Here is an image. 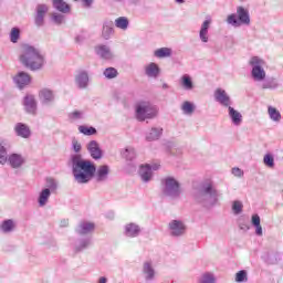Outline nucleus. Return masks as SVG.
<instances>
[{"label": "nucleus", "instance_id": "37998d69", "mask_svg": "<svg viewBox=\"0 0 283 283\" xmlns=\"http://www.w3.org/2000/svg\"><path fill=\"white\" fill-rule=\"evenodd\" d=\"M78 132H81V134H84V136H94V134H96V128L92 126H80Z\"/></svg>", "mask_w": 283, "mask_h": 283}, {"label": "nucleus", "instance_id": "20e7f679", "mask_svg": "<svg viewBox=\"0 0 283 283\" xmlns=\"http://www.w3.org/2000/svg\"><path fill=\"white\" fill-rule=\"evenodd\" d=\"M158 116V107L149 102H139L136 105V118L137 120H147L156 118Z\"/></svg>", "mask_w": 283, "mask_h": 283}, {"label": "nucleus", "instance_id": "052dcab7", "mask_svg": "<svg viewBox=\"0 0 283 283\" xmlns=\"http://www.w3.org/2000/svg\"><path fill=\"white\" fill-rule=\"evenodd\" d=\"M240 229H241V230L249 231V226H242V224H241V226H240Z\"/></svg>", "mask_w": 283, "mask_h": 283}, {"label": "nucleus", "instance_id": "f257e3e1", "mask_svg": "<svg viewBox=\"0 0 283 283\" xmlns=\"http://www.w3.org/2000/svg\"><path fill=\"white\" fill-rule=\"evenodd\" d=\"M72 169L75 181L78 185H87L96 174V166L94 163L83 159L81 155H74L72 157Z\"/></svg>", "mask_w": 283, "mask_h": 283}, {"label": "nucleus", "instance_id": "864d4df0", "mask_svg": "<svg viewBox=\"0 0 283 283\" xmlns=\"http://www.w3.org/2000/svg\"><path fill=\"white\" fill-rule=\"evenodd\" d=\"M48 185H49L50 191H56L59 187V184L54 179H48Z\"/></svg>", "mask_w": 283, "mask_h": 283}, {"label": "nucleus", "instance_id": "393cba45", "mask_svg": "<svg viewBox=\"0 0 283 283\" xmlns=\"http://www.w3.org/2000/svg\"><path fill=\"white\" fill-rule=\"evenodd\" d=\"M39 96L43 105H50V103L54 102V93L48 88L40 91Z\"/></svg>", "mask_w": 283, "mask_h": 283}, {"label": "nucleus", "instance_id": "a211bd4d", "mask_svg": "<svg viewBox=\"0 0 283 283\" xmlns=\"http://www.w3.org/2000/svg\"><path fill=\"white\" fill-rule=\"evenodd\" d=\"M13 81L20 90H23L25 85H30V81H32V78L30 77V74L25 72H19L15 77H13Z\"/></svg>", "mask_w": 283, "mask_h": 283}, {"label": "nucleus", "instance_id": "09e8293b", "mask_svg": "<svg viewBox=\"0 0 283 283\" xmlns=\"http://www.w3.org/2000/svg\"><path fill=\"white\" fill-rule=\"evenodd\" d=\"M243 207L244 206L241 203V201H234L232 205V211L234 216H240V212L242 211Z\"/></svg>", "mask_w": 283, "mask_h": 283}, {"label": "nucleus", "instance_id": "4c0bfd02", "mask_svg": "<svg viewBox=\"0 0 283 283\" xmlns=\"http://www.w3.org/2000/svg\"><path fill=\"white\" fill-rule=\"evenodd\" d=\"M155 56L157 59H167V56H171V49L161 48L155 51Z\"/></svg>", "mask_w": 283, "mask_h": 283}, {"label": "nucleus", "instance_id": "de8ad7c7", "mask_svg": "<svg viewBox=\"0 0 283 283\" xmlns=\"http://www.w3.org/2000/svg\"><path fill=\"white\" fill-rule=\"evenodd\" d=\"M90 244H92V240L91 239H84L82 241H80V244L75 248V251H83L84 249H87L90 247Z\"/></svg>", "mask_w": 283, "mask_h": 283}, {"label": "nucleus", "instance_id": "8fccbe9b", "mask_svg": "<svg viewBox=\"0 0 283 283\" xmlns=\"http://www.w3.org/2000/svg\"><path fill=\"white\" fill-rule=\"evenodd\" d=\"M69 118L71 120H81V118H83V112L74 111V112L69 114Z\"/></svg>", "mask_w": 283, "mask_h": 283}, {"label": "nucleus", "instance_id": "cd10ccee", "mask_svg": "<svg viewBox=\"0 0 283 283\" xmlns=\"http://www.w3.org/2000/svg\"><path fill=\"white\" fill-rule=\"evenodd\" d=\"M15 227H17V224L14 223V221L12 219L4 220L0 224V231H2V233H12V231H14Z\"/></svg>", "mask_w": 283, "mask_h": 283}, {"label": "nucleus", "instance_id": "a878e982", "mask_svg": "<svg viewBox=\"0 0 283 283\" xmlns=\"http://www.w3.org/2000/svg\"><path fill=\"white\" fill-rule=\"evenodd\" d=\"M14 132L20 138H28L31 134L30 127L23 123H18L14 127Z\"/></svg>", "mask_w": 283, "mask_h": 283}, {"label": "nucleus", "instance_id": "f03ea898", "mask_svg": "<svg viewBox=\"0 0 283 283\" xmlns=\"http://www.w3.org/2000/svg\"><path fill=\"white\" fill-rule=\"evenodd\" d=\"M19 61L32 72H36L45 65V57L41 54V51L30 44L22 45Z\"/></svg>", "mask_w": 283, "mask_h": 283}, {"label": "nucleus", "instance_id": "e2e57ef3", "mask_svg": "<svg viewBox=\"0 0 283 283\" xmlns=\"http://www.w3.org/2000/svg\"><path fill=\"white\" fill-rule=\"evenodd\" d=\"M164 87H167V84H164Z\"/></svg>", "mask_w": 283, "mask_h": 283}, {"label": "nucleus", "instance_id": "dca6fc26", "mask_svg": "<svg viewBox=\"0 0 283 283\" xmlns=\"http://www.w3.org/2000/svg\"><path fill=\"white\" fill-rule=\"evenodd\" d=\"M7 163H9L12 169H20V167H23V165H25V157H22L19 154H11L7 159Z\"/></svg>", "mask_w": 283, "mask_h": 283}, {"label": "nucleus", "instance_id": "ddd939ff", "mask_svg": "<svg viewBox=\"0 0 283 283\" xmlns=\"http://www.w3.org/2000/svg\"><path fill=\"white\" fill-rule=\"evenodd\" d=\"M142 231L140 226L134 222L127 223L124 227V234L126 238H138Z\"/></svg>", "mask_w": 283, "mask_h": 283}, {"label": "nucleus", "instance_id": "473e14b6", "mask_svg": "<svg viewBox=\"0 0 283 283\" xmlns=\"http://www.w3.org/2000/svg\"><path fill=\"white\" fill-rule=\"evenodd\" d=\"M181 111L184 114H186V116H191V114L196 112V105L189 101H186L181 105Z\"/></svg>", "mask_w": 283, "mask_h": 283}, {"label": "nucleus", "instance_id": "b1692460", "mask_svg": "<svg viewBox=\"0 0 283 283\" xmlns=\"http://www.w3.org/2000/svg\"><path fill=\"white\" fill-rule=\"evenodd\" d=\"M75 83L80 90H85L90 83V75H87V72H80L75 77Z\"/></svg>", "mask_w": 283, "mask_h": 283}, {"label": "nucleus", "instance_id": "49530a36", "mask_svg": "<svg viewBox=\"0 0 283 283\" xmlns=\"http://www.w3.org/2000/svg\"><path fill=\"white\" fill-rule=\"evenodd\" d=\"M104 76L106 78H116V76H118V71L114 67H108L104 71Z\"/></svg>", "mask_w": 283, "mask_h": 283}, {"label": "nucleus", "instance_id": "2eb2a0df", "mask_svg": "<svg viewBox=\"0 0 283 283\" xmlns=\"http://www.w3.org/2000/svg\"><path fill=\"white\" fill-rule=\"evenodd\" d=\"M12 148L10 140L2 139L0 142V165H6L8 163V149Z\"/></svg>", "mask_w": 283, "mask_h": 283}, {"label": "nucleus", "instance_id": "7c9ffc66", "mask_svg": "<svg viewBox=\"0 0 283 283\" xmlns=\"http://www.w3.org/2000/svg\"><path fill=\"white\" fill-rule=\"evenodd\" d=\"M53 8L64 14L70 12V4L65 3L63 0H53Z\"/></svg>", "mask_w": 283, "mask_h": 283}, {"label": "nucleus", "instance_id": "bb28decb", "mask_svg": "<svg viewBox=\"0 0 283 283\" xmlns=\"http://www.w3.org/2000/svg\"><path fill=\"white\" fill-rule=\"evenodd\" d=\"M94 229H95L94 223L83 221L80 223V226L77 228V233H80V235H86V233H92V231H94Z\"/></svg>", "mask_w": 283, "mask_h": 283}, {"label": "nucleus", "instance_id": "c85d7f7f", "mask_svg": "<svg viewBox=\"0 0 283 283\" xmlns=\"http://www.w3.org/2000/svg\"><path fill=\"white\" fill-rule=\"evenodd\" d=\"M50 196H52V192L50 191V188L43 189L40 192L38 202L40 207H45L48 205V200H50Z\"/></svg>", "mask_w": 283, "mask_h": 283}, {"label": "nucleus", "instance_id": "c756f323", "mask_svg": "<svg viewBox=\"0 0 283 283\" xmlns=\"http://www.w3.org/2000/svg\"><path fill=\"white\" fill-rule=\"evenodd\" d=\"M163 135V128L160 127H153L149 133L146 135V140H158L160 136Z\"/></svg>", "mask_w": 283, "mask_h": 283}, {"label": "nucleus", "instance_id": "72a5a7b5", "mask_svg": "<svg viewBox=\"0 0 283 283\" xmlns=\"http://www.w3.org/2000/svg\"><path fill=\"white\" fill-rule=\"evenodd\" d=\"M112 34H114V28L112 22H106L103 25V30H102V36L103 39H109V36H112Z\"/></svg>", "mask_w": 283, "mask_h": 283}, {"label": "nucleus", "instance_id": "9d476101", "mask_svg": "<svg viewBox=\"0 0 283 283\" xmlns=\"http://www.w3.org/2000/svg\"><path fill=\"white\" fill-rule=\"evenodd\" d=\"M202 193L209 196L212 205H216V202H218V198H220V193L218 192V190H216V188H213L212 182H208L202 186Z\"/></svg>", "mask_w": 283, "mask_h": 283}, {"label": "nucleus", "instance_id": "a18cd8bd", "mask_svg": "<svg viewBox=\"0 0 283 283\" xmlns=\"http://www.w3.org/2000/svg\"><path fill=\"white\" fill-rule=\"evenodd\" d=\"M227 21L230 25H234V28H240V25H241L240 20L238 18V15H235V14H230L228 17Z\"/></svg>", "mask_w": 283, "mask_h": 283}, {"label": "nucleus", "instance_id": "79ce46f5", "mask_svg": "<svg viewBox=\"0 0 283 283\" xmlns=\"http://www.w3.org/2000/svg\"><path fill=\"white\" fill-rule=\"evenodd\" d=\"M199 283H216V276L212 273H203L199 279Z\"/></svg>", "mask_w": 283, "mask_h": 283}, {"label": "nucleus", "instance_id": "0eeeda50", "mask_svg": "<svg viewBox=\"0 0 283 283\" xmlns=\"http://www.w3.org/2000/svg\"><path fill=\"white\" fill-rule=\"evenodd\" d=\"M168 231L172 238H180V235H185L187 226L180 220H172L168 224Z\"/></svg>", "mask_w": 283, "mask_h": 283}, {"label": "nucleus", "instance_id": "f3484780", "mask_svg": "<svg viewBox=\"0 0 283 283\" xmlns=\"http://www.w3.org/2000/svg\"><path fill=\"white\" fill-rule=\"evenodd\" d=\"M23 105L28 114H36V99L34 98V95H25Z\"/></svg>", "mask_w": 283, "mask_h": 283}, {"label": "nucleus", "instance_id": "e433bc0d", "mask_svg": "<svg viewBox=\"0 0 283 283\" xmlns=\"http://www.w3.org/2000/svg\"><path fill=\"white\" fill-rule=\"evenodd\" d=\"M181 86L184 87V90H187L188 92L193 90V82L191 81V77L189 75H182Z\"/></svg>", "mask_w": 283, "mask_h": 283}, {"label": "nucleus", "instance_id": "c03bdc74", "mask_svg": "<svg viewBox=\"0 0 283 283\" xmlns=\"http://www.w3.org/2000/svg\"><path fill=\"white\" fill-rule=\"evenodd\" d=\"M262 90H275L277 87V82L275 80H268L261 84Z\"/></svg>", "mask_w": 283, "mask_h": 283}, {"label": "nucleus", "instance_id": "13d9d810", "mask_svg": "<svg viewBox=\"0 0 283 283\" xmlns=\"http://www.w3.org/2000/svg\"><path fill=\"white\" fill-rule=\"evenodd\" d=\"M96 283H107V277L101 276Z\"/></svg>", "mask_w": 283, "mask_h": 283}, {"label": "nucleus", "instance_id": "7ed1b4c3", "mask_svg": "<svg viewBox=\"0 0 283 283\" xmlns=\"http://www.w3.org/2000/svg\"><path fill=\"white\" fill-rule=\"evenodd\" d=\"M163 185V193L166 198H171L176 200V198H180V193L182 190L180 189V182L176 180L174 177H166L161 180Z\"/></svg>", "mask_w": 283, "mask_h": 283}, {"label": "nucleus", "instance_id": "412c9836", "mask_svg": "<svg viewBox=\"0 0 283 283\" xmlns=\"http://www.w3.org/2000/svg\"><path fill=\"white\" fill-rule=\"evenodd\" d=\"M145 74L148 78H158L160 75V67L158 64L151 62L145 66Z\"/></svg>", "mask_w": 283, "mask_h": 283}, {"label": "nucleus", "instance_id": "6ab92c4d", "mask_svg": "<svg viewBox=\"0 0 283 283\" xmlns=\"http://www.w3.org/2000/svg\"><path fill=\"white\" fill-rule=\"evenodd\" d=\"M95 52L97 56H101V59H104L105 61H111V59H114V53H112V50L107 45L96 46Z\"/></svg>", "mask_w": 283, "mask_h": 283}, {"label": "nucleus", "instance_id": "6e6552de", "mask_svg": "<svg viewBox=\"0 0 283 283\" xmlns=\"http://www.w3.org/2000/svg\"><path fill=\"white\" fill-rule=\"evenodd\" d=\"M214 101H217V103L221 104L223 107H231V97L229 96V94H227V91L222 90V88H217L214 91Z\"/></svg>", "mask_w": 283, "mask_h": 283}, {"label": "nucleus", "instance_id": "6e6d98bb", "mask_svg": "<svg viewBox=\"0 0 283 283\" xmlns=\"http://www.w3.org/2000/svg\"><path fill=\"white\" fill-rule=\"evenodd\" d=\"M73 149H74V151H76V154H78V151H81V149H82L81 143L74 140L73 142Z\"/></svg>", "mask_w": 283, "mask_h": 283}, {"label": "nucleus", "instance_id": "aec40b11", "mask_svg": "<svg viewBox=\"0 0 283 283\" xmlns=\"http://www.w3.org/2000/svg\"><path fill=\"white\" fill-rule=\"evenodd\" d=\"M109 176V166H99L97 170H95L94 178L97 182H105L107 177Z\"/></svg>", "mask_w": 283, "mask_h": 283}, {"label": "nucleus", "instance_id": "bf43d9fd", "mask_svg": "<svg viewBox=\"0 0 283 283\" xmlns=\"http://www.w3.org/2000/svg\"><path fill=\"white\" fill-rule=\"evenodd\" d=\"M75 41H76L77 43H81V41H83V36L77 35V36L75 38Z\"/></svg>", "mask_w": 283, "mask_h": 283}, {"label": "nucleus", "instance_id": "423d86ee", "mask_svg": "<svg viewBox=\"0 0 283 283\" xmlns=\"http://www.w3.org/2000/svg\"><path fill=\"white\" fill-rule=\"evenodd\" d=\"M159 169H160L159 163H156L153 165H149V164L142 165L139 168V176L143 182H149V180H151V178L154 177L153 171H158Z\"/></svg>", "mask_w": 283, "mask_h": 283}, {"label": "nucleus", "instance_id": "a19ab883", "mask_svg": "<svg viewBox=\"0 0 283 283\" xmlns=\"http://www.w3.org/2000/svg\"><path fill=\"white\" fill-rule=\"evenodd\" d=\"M252 224L255 227V233L258 235H262V226L260 224V216L253 214L252 216Z\"/></svg>", "mask_w": 283, "mask_h": 283}, {"label": "nucleus", "instance_id": "f704fd0d", "mask_svg": "<svg viewBox=\"0 0 283 283\" xmlns=\"http://www.w3.org/2000/svg\"><path fill=\"white\" fill-rule=\"evenodd\" d=\"M115 25L119 29V30H127V28H129V19L125 18V17H119L115 20Z\"/></svg>", "mask_w": 283, "mask_h": 283}, {"label": "nucleus", "instance_id": "4468645a", "mask_svg": "<svg viewBox=\"0 0 283 283\" xmlns=\"http://www.w3.org/2000/svg\"><path fill=\"white\" fill-rule=\"evenodd\" d=\"M45 14H48V6L38 4L36 14H35V25H38V28H41L44 25Z\"/></svg>", "mask_w": 283, "mask_h": 283}, {"label": "nucleus", "instance_id": "ea45409f", "mask_svg": "<svg viewBox=\"0 0 283 283\" xmlns=\"http://www.w3.org/2000/svg\"><path fill=\"white\" fill-rule=\"evenodd\" d=\"M123 158L126 160H134L136 158V150L132 147L125 148V150L122 153Z\"/></svg>", "mask_w": 283, "mask_h": 283}, {"label": "nucleus", "instance_id": "5fc2aeb1", "mask_svg": "<svg viewBox=\"0 0 283 283\" xmlns=\"http://www.w3.org/2000/svg\"><path fill=\"white\" fill-rule=\"evenodd\" d=\"M232 175L235 176L237 178H242V176H244V170L234 167L232 168Z\"/></svg>", "mask_w": 283, "mask_h": 283}, {"label": "nucleus", "instance_id": "0e129e2a", "mask_svg": "<svg viewBox=\"0 0 283 283\" xmlns=\"http://www.w3.org/2000/svg\"><path fill=\"white\" fill-rule=\"evenodd\" d=\"M241 1H247V0H241Z\"/></svg>", "mask_w": 283, "mask_h": 283}, {"label": "nucleus", "instance_id": "2f4dec72", "mask_svg": "<svg viewBox=\"0 0 283 283\" xmlns=\"http://www.w3.org/2000/svg\"><path fill=\"white\" fill-rule=\"evenodd\" d=\"M268 113L271 120H274V123H280V120H282V114H280V111H277V108L269 106Z\"/></svg>", "mask_w": 283, "mask_h": 283}, {"label": "nucleus", "instance_id": "680f3d73", "mask_svg": "<svg viewBox=\"0 0 283 283\" xmlns=\"http://www.w3.org/2000/svg\"><path fill=\"white\" fill-rule=\"evenodd\" d=\"M176 3H185V0H175Z\"/></svg>", "mask_w": 283, "mask_h": 283}, {"label": "nucleus", "instance_id": "5701e85b", "mask_svg": "<svg viewBox=\"0 0 283 283\" xmlns=\"http://www.w3.org/2000/svg\"><path fill=\"white\" fill-rule=\"evenodd\" d=\"M237 14L239 19V23L241 25H249L251 23V17L249 15V10L244 9V7H238L237 8Z\"/></svg>", "mask_w": 283, "mask_h": 283}, {"label": "nucleus", "instance_id": "9b49d317", "mask_svg": "<svg viewBox=\"0 0 283 283\" xmlns=\"http://www.w3.org/2000/svg\"><path fill=\"white\" fill-rule=\"evenodd\" d=\"M142 273L144 275L145 282H154L156 280V270L150 261H146L143 265Z\"/></svg>", "mask_w": 283, "mask_h": 283}, {"label": "nucleus", "instance_id": "4be33fe9", "mask_svg": "<svg viewBox=\"0 0 283 283\" xmlns=\"http://www.w3.org/2000/svg\"><path fill=\"white\" fill-rule=\"evenodd\" d=\"M228 116L231 119L232 124L235 125V127H240V125H242V113L238 112L235 108L229 106Z\"/></svg>", "mask_w": 283, "mask_h": 283}, {"label": "nucleus", "instance_id": "603ef678", "mask_svg": "<svg viewBox=\"0 0 283 283\" xmlns=\"http://www.w3.org/2000/svg\"><path fill=\"white\" fill-rule=\"evenodd\" d=\"M52 20L54 21V23H56V25H61V23H63L64 21V17L63 14L55 13L53 14Z\"/></svg>", "mask_w": 283, "mask_h": 283}, {"label": "nucleus", "instance_id": "1a4fd4ad", "mask_svg": "<svg viewBox=\"0 0 283 283\" xmlns=\"http://www.w3.org/2000/svg\"><path fill=\"white\" fill-rule=\"evenodd\" d=\"M86 147L88 154L92 158H94V160H101V158H103V150L101 149V145H98V142L91 140Z\"/></svg>", "mask_w": 283, "mask_h": 283}, {"label": "nucleus", "instance_id": "c9c22d12", "mask_svg": "<svg viewBox=\"0 0 283 283\" xmlns=\"http://www.w3.org/2000/svg\"><path fill=\"white\" fill-rule=\"evenodd\" d=\"M263 164L269 169H274L275 168V158L273 157V155H271V153H268V154L264 155Z\"/></svg>", "mask_w": 283, "mask_h": 283}, {"label": "nucleus", "instance_id": "4d7b16f0", "mask_svg": "<svg viewBox=\"0 0 283 283\" xmlns=\"http://www.w3.org/2000/svg\"><path fill=\"white\" fill-rule=\"evenodd\" d=\"M84 3V8H90L92 6V0H82Z\"/></svg>", "mask_w": 283, "mask_h": 283}, {"label": "nucleus", "instance_id": "3c124183", "mask_svg": "<svg viewBox=\"0 0 283 283\" xmlns=\"http://www.w3.org/2000/svg\"><path fill=\"white\" fill-rule=\"evenodd\" d=\"M247 280V271L241 270L235 274V282H244Z\"/></svg>", "mask_w": 283, "mask_h": 283}, {"label": "nucleus", "instance_id": "f8f14e48", "mask_svg": "<svg viewBox=\"0 0 283 283\" xmlns=\"http://www.w3.org/2000/svg\"><path fill=\"white\" fill-rule=\"evenodd\" d=\"M211 18L206 19L199 30V39L202 43H209V29L211 28Z\"/></svg>", "mask_w": 283, "mask_h": 283}, {"label": "nucleus", "instance_id": "39448f33", "mask_svg": "<svg viewBox=\"0 0 283 283\" xmlns=\"http://www.w3.org/2000/svg\"><path fill=\"white\" fill-rule=\"evenodd\" d=\"M250 65L252 67L251 76L253 81H258L259 83L266 78V71H264V60L259 56H253L250 60Z\"/></svg>", "mask_w": 283, "mask_h": 283}, {"label": "nucleus", "instance_id": "58836bf2", "mask_svg": "<svg viewBox=\"0 0 283 283\" xmlns=\"http://www.w3.org/2000/svg\"><path fill=\"white\" fill-rule=\"evenodd\" d=\"M9 38L11 43H19V39H21V30L19 28H12Z\"/></svg>", "mask_w": 283, "mask_h": 283}]
</instances>
